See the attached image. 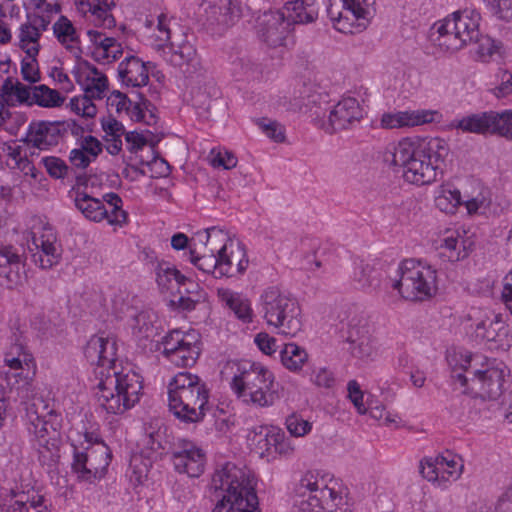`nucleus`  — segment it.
Returning a JSON list of instances; mask_svg holds the SVG:
<instances>
[{
	"label": "nucleus",
	"instance_id": "15",
	"mask_svg": "<svg viewBox=\"0 0 512 512\" xmlns=\"http://www.w3.org/2000/svg\"><path fill=\"white\" fill-rule=\"evenodd\" d=\"M26 248L22 244L0 243V283L9 289L21 284L25 277Z\"/></svg>",
	"mask_w": 512,
	"mask_h": 512
},
{
	"label": "nucleus",
	"instance_id": "20",
	"mask_svg": "<svg viewBox=\"0 0 512 512\" xmlns=\"http://www.w3.org/2000/svg\"><path fill=\"white\" fill-rule=\"evenodd\" d=\"M363 115L364 110L359 101L354 97H345L330 111L328 124L324 126V129L330 134L348 129L359 123Z\"/></svg>",
	"mask_w": 512,
	"mask_h": 512
},
{
	"label": "nucleus",
	"instance_id": "16",
	"mask_svg": "<svg viewBox=\"0 0 512 512\" xmlns=\"http://www.w3.org/2000/svg\"><path fill=\"white\" fill-rule=\"evenodd\" d=\"M108 449L100 445L98 449L91 448L85 452L75 451L72 471L78 480L92 483L100 478L109 465L107 461Z\"/></svg>",
	"mask_w": 512,
	"mask_h": 512
},
{
	"label": "nucleus",
	"instance_id": "31",
	"mask_svg": "<svg viewBox=\"0 0 512 512\" xmlns=\"http://www.w3.org/2000/svg\"><path fill=\"white\" fill-rule=\"evenodd\" d=\"M117 71L122 84L128 87H142L149 82L146 63L136 56L126 57L119 63Z\"/></svg>",
	"mask_w": 512,
	"mask_h": 512
},
{
	"label": "nucleus",
	"instance_id": "13",
	"mask_svg": "<svg viewBox=\"0 0 512 512\" xmlns=\"http://www.w3.org/2000/svg\"><path fill=\"white\" fill-rule=\"evenodd\" d=\"M450 128L465 133H498L502 136L512 137V110L501 113L487 111L470 114L461 119H454L450 123Z\"/></svg>",
	"mask_w": 512,
	"mask_h": 512
},
{
	"label": "nucleus",
	"instance_id": "37",
	"mask_svg": "<svg viewBox=\"0 0 512 512\" xmlns=\"http://www.w3.org/2000/svg\"><path fill=\"white\" fill-rule=\"evenodd\" d=\"M101 126L105 132L106 151L111 155H117L122 150L121 137L125 134L123 124L112 115L101 119Z\"/></svg>",
	"mask_w": 512,
	"mask_h": 512
},
{
	"label": "nucleus",
	"instance_id": "7",
	"mask_svg": "<svg viewBox=\"0 0 512 512\" xmlns=\"http://www.w3.org/2000/svg\"><path fill=\"white\" fill-rule=\"evenodd\" d=\"M168 407L181 422H202L209 411V389L197 375L176 374L168 384Z\"/></svg>",
	"mask_w": 512,
	"mask_h": 512
},
{
	"label": "nucleus",
	"instance_id": "22",
	"mask_svg": "<svg viewBox=\"0 0 512 512\" xmlns=\"http://www.w3.org/2000/svg\"><path fill=\"white\" fill-rule=\"evenodd\" d=\"M442 115L437 110H409L394 113H384L380 119V126L384 129H399L414 127L432 122H439Z\"/></svg>",
	"mask_w": 512,
	"mask_h": 512
},
{
	"label": "nucleus",
	"instance_id": "40",
	"mask_svg": "<svg viewBox=\"0 0 512 512\" xmlns=\"http://www.w3.org/2000/svg\"><path fill=\"white\" fill-rule=\"evenodd\" d=\"M189 259L190 262L196 266L200 271L207 274H212L215 278L218 277V256L210 254L201 248L190 244L189 246Z\"/></svg>",
	"mask_w": 512,
	"mask_h": 512
},
{
	"label": "nucleus",
	"instance_id": "12",
	"mask_svg": "<svg viewBox=\"0 0 512 512\" xmlns=\"http://www.w3.org/2000/svg\"><path fill=\"white\" fill-rule=\"evenodd\" d=\"M200 334L195 330L184 332L172 330L162 338V354L172 364L178 367L193 366L201 351Z\"/></svg>",
	"mask_w": 512,
	"mask_h": 512
},
{
	"label": "nucleus",
	"instance_id": "42",
	"mask_svg": "<svg viewBox=\"0 0 512 512\" xmlns=\"http://www.w3.org/2000/svg\"><path fill=\"white\" fill-rule=\"evenodd\" d=\"M280 358L285 368L292 372H298L308 360V354L304 348L297 344L288 343L280 351Z\"/></svg>",
	"mask_w": 512,
	"mask_h": 512
},
{
	"label": "nucleus",
	"instance_id": "29",
	"mask_svg": "<svg viewBox=\"0 0 512 512\" xmlns=\"http://www.w3.org/2000/svg\"><path fill=\"white\" fill-rule=\"evenodd\" d=\"M62 139L59 121H39L29 125L27 142L40 150L56 146Z\"/></svg>",
	"mask_w": 512,
	"mask_h": 512
},
{
	"label": "nucleus",
	"instance_id": "21",
	"mask_svg": "<svg viewBox=\"0 0 512 512\" xmlns=\"http://www.w3.org/2000/svg\"><path fill=\"white\" fill-rule=\"evenodd\" d=\"M172 462L177 472L199 477L205 466V454L193 443L182 440L172 451Z\"/></svg>",
	"mask_w": 512,
	"mask_h": 512
},
{
	"label": "nucleus",
	"instance_id": "11",
	"mask_svg": "<svg viewBox=\"0 0 512 512\" xmlns=\"http://www.w3.org/2000/svg\"><path fill=\"white\" fill-rule=\"evenodd\" d=\"M27 425L32 447L37 451L40 463L54 467L60 458L62 443L60 416L55 414Z\"/></svg>",
	"mask_w": 512,
	"mask_h": 512
},
{
	"label": "nucleus",
	"instance_id": "5",
	"mask_svg": "<svg viewBox=\"0 0 512 512\" xmlns=\"http://www.w3.org/2000/svg\"><path fill=\"white\" fill-rule=\"evenodd\" d=\"M211 498L216 501L213 512H256L258 497L253 478L231 462L217 469L210 483Z\"/></svg>",
	"mask_w": 512,
	"mask_h": 512
},
{
	"label": "nucleus",
	"instance_id": "23",
	"mask_svg": "<svg viewBox=\"0 0 512 512\" xmlns=\"http://www.w3.org/2000/svg\"><path fill=\"white\" fill-rule=\"evenodd\" d=\"M17 390L27 424L57 414L49 400L39 394L31 384L25 383Z\"/></svg>",
	"mask_w": 512,
	"mask_h": 512
},
{
	"label": "nucleus",
	"instance_id": "14",
	"mask_svg": "<svg viewBox=\"0 0 512 512\" xmlns=\"http://www.w3.org/2000/svg\"><path fill=\"white\" fill-rule=\"evenodd\" d=\"M295 512H324V503L328 499L335 501L337 493L327 487L312 473L305 474L296 489Z\"/></svg>",
	"mask_w": 512,
	"mask_h": 512
},
{
	"label": "nucleus",
	"instance_id": "28",
	"mask_svg": "<svg viewBox=\"0 0 512 512\" xmlns=\"http://www.w3.org/2000/svg\"><path fill=\"white\" fill-rule=\"evenodd\" d=\"M0 512H50L44 496L35 490L12 491L9 499L0 505Z\"/></svg>",
	"mask_w": 512,
	"mask_h": 512
},
{
	"label": "nucleus",
	"instance_id": "33",
	"mask_svg": "<svg viewBox=\"0 0 512 512\" xmlns=\"http://www.w3.org/2000/svg\"><path fill=\"white\" fill-rule=\"evenodd\" d=\"M286 22L292 24H308L314 22L318 17V8L315 0H296L285 4L279 10Z\"/></svg>",
	"mask_w": 512,
	"mask_h": 512
},
{
	"label": "nucleus",
	"instance_id": "18",
	"mask_svg": "<svg viewBox=\"0 0 512 512\" xmlns=\"http://www.w3.org/2000/svg\"><path fill=\"white\" fill-rule=\"evenodd\" d=\"M205 14L207 25L220 32L240 19L242 5L238 0H207Z\"/></svg>",
	"mask_w": 512,
	"mask_h": 512
},
{
	"label": "nucleus",
	"instance_id": "32",
	"mask_svg": "<svg viewBox=\"0 0 512 512\" xmlns=\"http://www.w3.org/2000/svg\"><path fill=\"white\" fill-rule=\"evenodd\" d=\"M218 277H233L236 273H243L248 266L245 250L240 243H232L226 252L218 256Z\"/></svg>",
	"mask_w": 512,
	"mask_h": 512
},
{
	"label": "nucleus",
	"instance_id": "48",
	"mask_svg": "<svg viewBox=\"0 0 512 512\" xmlns=\"http://www.w3.org/2000/svg\"><path fill=\"white\" fill-rule=\"evenodd\" d=\"M462 204L461 193L458 189H451L448 186H442L435 198L436 207L445 213L453 214L456 208Z\"/></svg>",
	"mask_w": 512,
	"mask_h": 512
},
{
	"label": "nucleus",
	"instance_id": "43",
	"mask_svg": "<svg viewBox=\"0 0 512 512\" xmlns=\"http://www.w3.org/2000/svg\"><path fill=\"white\" fill-rule=\"evenodd\" d=\"M277 429L275 428H267L260 426L258 428H254L248 433V440L256 446L261 456L265 453L270 455L274 452V443L272 439H276Z\"/></svg>",
	"mask_w": 512,
	"mask_h": 512
},
{
	"label": "nucleus",
	"instance_id": "8",
	"mask_svg": "<svg viewBox=\"0 0 512 512\" xmlns=\"http://www.w3.org/2000/svg\"><path fill=\"white\" fill-rule=\"evenodd\" d=\"M259 312L267 325L279 329L281 334L295 336L302 329L298 300L277 286L268 287L262 292Z\"/></svg>",
	"mask_w": 512,
	"mask_h": 512
},
{
	"label": "nucleus",
	"instance_id": "47",
	"mask_svg": "<svg viewBox=\"0 0 512 512\" xmlns=\"http://www.w3.org/2000/svg\"><path fill=\"white\" fill-rule=\"evenodd\" d=\"M440 249V254L446 257L450 262H457L468 256V252L464 245V240L458 235H450L445 237L442 240Z\"/></svg>",
	"mask_w": 512,
	"mask_h": 512
},
{
	"label": "nucleus",
	"instance_id": "59",
	"mask_svg": "<svg viewBox=\"0 0 512 512\" xmlns=\"http://www.w3.org/2000/svg\"><path fill=\"white\" fill-rule=\"evenodd\" d=\"M494 14L505 21H512V0H484Z\"/></svg>",
	"mask_w": 512,
	"mask_h": 512
},
{
	"label": "nucleus",
	"instance_id": "60",
	"mask_svg": "<svg viewBox=\"0 0 512 512\" xmlns=\"http://www.w3.org/2000/svg\"><path fill=\"white\" fill-rule=\"evenodd\" d=\"M348 396L360 414L366 413L363 403V392L356 380H350L347 384Z\"/></svg>",
	"mask_w": 512,
	"mask_h": 512
},
{
	"label": "nucleus",
	"instance_id": "45",
	"mask_svg": "<svg viewBox=\"0 0 512 512\" xmlns=\"http://www.w3.org/2000/svg\"><path fill=\"white\" fill-rule=\"evenodd\" d=\"M65 101L57 90L42 84L32 88V100L30 105L37 104L41 107H60Z\"/></svg>",
	"mask_w": 512,
	"mask_h": 512
},
{
	"label": "nucleus",
	"instance_id": "36",
	"mask_svg": "<svg viewBox=\"0 0 512 512\" xmlns=\"http://www.w3.org/2000/svg\"><path fill=\"white\" fill-rule=\"evenodd\" d=\"M217 294L220 300L234 312L238 319L245 323L252 321L253 311L248 299L226 288L218 289Z\"/></svg>",
	"mask_w": 512,
	"mask_h": 512
},
{
	"label": "nucleus",
	"instance_id": "38",
	"mask_svg": "<svg viewBox=\"0 0 512 512\" xmlns=\"http://www.w3.org/2000/svg\"><path fill=\"white\" fill-rule=\"evenodd\" d=\"M157 314L152 309H143L130 317L129 325L138 339H148L155 334Z\"/></svg>",
	"mask_w": 512,
	"mask_h": 512
},
{
	"label": "nucleus",
	"instance_id": "4",
	"mask_svg": "<svg viewBox=\"0 0 512 512\" xmlns=\"http://www.w3.org/2000/svg\"><path fill=\"white\" fill-rule=\"evenodd\" d=\"M221 375L223 379L229 381L236 397L247 405L270 407L277 398L274 374L259 362L227 361Z\"/></svg>",
	"mask_w": 512,
	"mask_h": 512
},
{
	"label": "nucleus",
	"instance_id": "24",
	"mask_svg": "<svg viewBox=\"0 0 512 512\" xmlns=\"http://www.w3.org/2000/svg\"><path fill=\"white\" fill-rule=\"evenodd\" d=\"M476 337L493 342L497 348L505 349L512 342V333L501 315L486 316L475 324Z\"/></svg>",
	"mask_w": 512,
	"mask_h": 512
},
{
	"label": "nucleus",
	"instance_id": "52",
	"mask_svg": "<svg viewBox=\"0 0 512 512\" xmlns=\"http://www.w3.org/2000/svg\"><path fill=\"white\" fill-rule=\"evenodd\" d=\"M309 89L304 87V91H300V95L294 98V102L291 103L290 109L299 112H311V116L319 118L321 116L318 110L313 112V106L316 105L320 96L318 94H307Z\"/></svg>",
	"mask_w": 512,
	"mask_h": 512
},
{
	"label": "nucleus",
	"instance_id": "62",
	"mask_svg": "<svg viewBox=\"0 0 512 512\" xmlns=\"http://www.w3.org/2000/svg\"><path fill=\"white\" fill-rule=\"evenodd\" d=\"M80 148L89 155L93 160L102 152V143L94 136L88 135L80 141Z\"/></svg>",
	"mask_w": 512,
	"mask_h": 512
},
{
	"label": "nucleus",
	"instance_id": "49",
	"mask_svg": "<svg viewBox=\"0 0 512 512\" xmlns=\"http://www.w3.org/2000/svg\"><path fill=\"white\" fill-rule=\"evenodd\" d=\"M53 33L57 40L69 50L73 48L71 43L78 41L75 27L72 22L63 15L54 23Z\"/></svg>",
	"mask_w": 512,
	"mask_h": 512
},
{
	"label": "nucleus",
	"instance_id": "51",
	"mask_svg": "<svg viewBox=\"0 0 512 512\" xmlns=\"http://www.w3.org/2000/svg\"><path fill=\"white\" fill-rule=\"evenodd\" d=\"M354 280L364 290H376L380 285L378 273L372 266L363 262L355 268Z\"/></svg>",
	"mask_w": 512,
	"mask_h": 512
},
{
	"label": "nucleus",
	"instance_id": "3",
	"mask_svg": "<svg viewBox=\"0 0 512 512\" xmlns=\"http://www.w3.org/2000/svg\"><path fill=\"white\" fill-rule=\"evenodd\" d=\"M510 371L496 359H486L481 355L465 356L460 367H454L451 379L465 387L463 391L471 394L468 405L480 412L487 408L486 400H497L506 389Z\"/></svg>",
	"mask_w": 512,
	"mask_h": 512
},
{
	"label": "nucleus",
	"instance_id": "27",
	"mask_svg": "<svg viewBox=\"0 0 512 512\" xmlns=\"http://www.w3.org/2000/svg\"><path fill=\"white\" fill-rule=\"evenodd\" d=\"M289 24L280 11L265 13L258 25L260 39L270 47L281 46L289 31Z\"/></svg>",
	"mask_w": 512,
	"mask_h": 512
},
{
	"label": "nucleus",
	"instance_id": "2",
	"mask_svg": "<svg viewBox=\"0 0 512 512\" xmlns=\"http://www.w3.org/2000/svg\"><path fill=\"white\" fill-rule=\"evenodd\" d=\"M448 154L444 139L403 138L384 153V161L403 168L405 181L428 185L437 178L440 163Z\"/></svg>",
	"mask_w": 512,
	"mask_h": 512
},
{
	"label": "nucleus",
	"instance_id": "63",
	"mask_svg": "<svg viewBox=\"0 0 512 512\" xmlns=\"http://www.w3.org/2000/svg\"><path fill=\"white\" fill-rule=\"evenodd\" d=\"M500 84L492 91L497 98L505 97L512 93V74L508 71H500L498 74Z\"/></svg>",
	"mask_w": 512,
	"mask_h": 512
},
{
	"label": "nucleus",
	"instance_id": "64",
	"mask_svg": "<svg viewBox=\"0 0 512 512\" xmlns=\"http://www.w3.org/2000/svg\"><path fill=\"white\" fill-rule=\"evenodd\" d=\"M257 347L266 355H271L277 350L276 339L266 332H260L254 339Z\"/></svg>",
	"mask_w": 512,
	"mask_h": 512
},
{
	"label": "nucleus",
	"instance_id": "19",
	"mask_svg": "<svg viewBox=\"0 0 512 512\" xmlns=\"http://www.w3.org/2000/svg\"><path fill=\"white\" fill-rule=\"evenodd\" d=\"M32 261L42 269L56 265L61 258L60 245L51 228H45L43 233L32 237V245H28Z\"/></svg>",
	"mask_w": 512,
	"mask_h": 512
},
{
	"label": "nucleus",
	"instance_id": "50",
	"mask_svg": "<svg viewBox=\"0 0 512 512\" xmlns=\"http://www.w3.org/2000/svg\"><path fill=\"white\" fill-rule=\"evenodd\" d=\"M102 202H106L111 210H108L107 221L111 225L122 226L127 222L128 214L122 209L123 201L121 197L114 192L106 193L101 199Z\"/></svg>",
	"mask_w": 512,
	"mask_h": 512
},
{
	"label": "nucleus",
	"instance_id": "17",
	"mask_svg": "<svg viewBox=\"0 0 512 512\" xmlns=\"http://www.w3.org/2000/svg\"><path fill=\"white\" fill-rule=\"evenodd\" d=\"M462 459L450 452L425 458L420 463V472L430 482L443 479L445 481L457 480L463 471Z\"/></svg>",
	"mask_w": 512,
	"mask_h": 512
},
{
	"label": "nucleus",
	"instance_id": "44",
	"mask_svg": "<svg viewBox=\"0 0 512 512\" xmlns=\"http://www.w3.org/2000/svg\"><path fill=\"white\" fill-rule=\"evenodd\" d=\"M41 34L29 20L22 23L19 28L20 48L25 51L28 57L37 56L39 53V39Z\"/></svg>",
	"mask_w": 512,
	"mask_h": 512
},
{
	"label": "nucleus",
	"instance_id": "53",
	"mask_svg": "<svg viewBox=\"0 0 512 512\" xmlns=\"http://www.w3.org/2000/svg\"><path fill=\"white\" fill-rule=\"evenodd\" d=\"M135 101L127 97L126 94L115 90L107 98V105L112 110L114 109L117 114L125 113L131 119V111Z\"/></svg>",
	"mask_w": 512,
	"mask_h": 512
},
{
	"label": "nucleus",
	"instance_id": "30",
	"mask_svg": "<svg viewBox=\"0 0 512 512\" xmlns=\"http://www.w3.org/2000/svg\"><path fill=\"white\" fill-rule=\"evenodd\" d=\"M233 242L224 230L217 227H210L199 231L191 239V244L215 256L226 252Z\"/></svg>",
	"mask_w": 512,
	"mask_h": 512
},
{
	"label": "nucleus",
	"instance_id": "9",
	"mask_svg": "<svg viewBox=\"0 0 512 512\" xmlns=\"http://www.w3.org/2000/svg\"><path fill=\"white\" fill-rule=\"evenodd\" d=\"M436 270L422 260L405 259L392 280V288L408 300L423 301L436 292Z\"/></svg>",
	"mask_w": 512,
	"mask_h": 512
},
{
	"label": "nucleus",
	"instance_id": "1",
	"mask_svg": "<svg viewBox=\"0 0 512 512\" xmlns=\"http://www.w3.org/2000/svg\"><path fill=\"white\" fill-rule=\"evenodd\" d=\"M84 355L91 365H96L98 378L96 399L108 413L122 414L140 400L142 379L131 369L116 365L117 343L113 337L94 335L85 348Z\"/></svg>",
	"mask_w": 512,
	"mask_h": 512
},
{
	"label": "nucleus",
	"instance_id": "39",
	"mask_svg": "<svg viewBox=\"0 0 512 512\" xmlns=\"http://www.w3.org/2000/svg\"><path fill=\"white\" fill-rule=\"evenodd\" d=\"M154 270L156 282L162 290L172 289L173 283L178 287L186 280V277L174 265L166 261L158 262Z\"/></svg>",
	"mask_w": 512,
	"mask_h": 512
},
{
	"label": "nucleus",
	"instance_id": "34",
	"mask_svg": "<svg viewBox=\"0 0 512 512\" xmlns=\"http://www.w3.org/2000/svg\"><path fill=\"white\" fill-rule=\"evenodd\" d=\"M348 341L351 344V353L354 357L368 360L375 356L376 351L365 321L359 325L349 324Z\"/></svg>",
	"mask_w": 512,
	"mask_h": 512
},
{
	"label": "nucleus",
	"instance_id": "6",
	"mask_svg": "<svg viewBox=\"0 0 512 512\" xmlns=\"http://www.w3.org/2000/svg\"><path fill=\"white\" fill-rule=\"evenodd\" d=\"M480 20V13L474 9L452 13L434 25L438 34V45L454 52L470 43H476L479 59L488 61L498 51L499 46L491 37L480 34Z\"/></svg>",
	"mask_w": 512,
	"mask_h": 512
},
{
	"label": "nucleus",
	"instance_id": "57",
	"mask_svg": "<svg viewBox=\"0 0 512 512\" xmlns=\"http://www.w3.org/2000/svg\"><path fill=\"white\" fill-rule=\"evenodd\" d=\"M257 125L262 132L275 142H282L285 139L284 128L276 121L266 118L258 119Z\"/></svg>",
	"mask_w": 512,
	"mask_h": 512
},
{
	"label": "nucleus",
	"instance_id": "25",
	"mask_svg": "<svg viewBox=\"0 0 512 512\" xmlns=\"http://www.w3.org/2000/svg\"><path fill=\"white\" fill-rule=\"evenodd\" d=\"M76 82L82 86L86 95L93 98H102L108 88L107 77L93 64L86 60L77 63L72 71Z\"/></svg>",
	"mask_w": 512,
	"mask_h": 512
},
{
	"label": "nucleus",
	"instance_id": "41",
	"mask_svg": "<svg viewBox=\"0 0 512 512\" xmlns=\"http://www.w3.org/2000/svg\"><path fill=\"white\" fill-rule=\"evenodd\" d=\"M87 5L96 26L111 29L116 25V21L110 13L115 6L114 0H91V4Z\"/></svg>",
	"mask_w": 512,
	"mask_h": 512
},
{
	"label": "nucleus",
	"instance_id": "54",
	"mask_svg": "<svg viewBox=\"0 0 512 512\" xmlns=\"http://www.w3.org/2000/svg\"><path fill=\"white\" fill-rule=\"evenodd\" d=\"M149 467L141 456H134L130 462V482L134 486L142 485L147 480Z\"/></svg>",
	"mask_w": 512,
	"mask_h": 512
},
{
	"label": "nucleus",
	"instance_id": "46",
	"mask_svg": "<svg viewBox=\"0 0 512 512\" xmlns=\"http://www.w3.org/2000/svg\"><path fill=\"white\" fill-rule=\"evenodd\" d=\"M138 100L135 101L131 111V120L143 122L148 126H154L158 122V117L154 112L152 104L142 95L137 93Z\"/></svg>",
	"mask_w": 512,
	"mask_h": 512
},
{
	"label": "nucleus",
	"instance_id": "56",
	"mask_svg": "<svg viewBox=\"0 0 512 512\" xmlns=\"http://www.w3.org/2000/svg\"><path fill=\"white\" fill-rule=\"evenodd\" d=\"M42 162L47 170V173L55 179H64L68 176L69 171L72 169L64 160L49 156L42 158Z\"/></svg>",
	"mask_w": 512,
	"mask_h": 512
},
{
	"label": "nucleus",
	"instance_id": "35",
	"mask_svg": "<svg viewBox=\"0 0 512 512\" xmlns=\"http://www.w3.org/2000/svg\"><path fill=\"white\" fill-rule=\"evenodd\" d=\"M74 203L82 215L93 222L107 220L108 209L99 198L92 197L85 191H75Z\"/></svg>",
	"mask_w": 512,
	"mask_h": 512
},
{
	"label": "nucleus",
	"instance_id": "58",
	"mask_svg": "<svg viewBox=\"0 0 512 512\" xmlns=\"http://www.w3.org/2000/svg\"><path fill=\"white\" fill-rule=\"evenodd\" d=\"M274 443V452L284 458H291L295 452V446L290 438L283 431L277 429L276 439H272Z\"/></svg>",
	"mask_w": 512,
	"mask_h": 512
},
{
	"label": "nucleus",
	"instance_id": "10",
	"mask_svg": "<svg viewBox=\"0 0 512 512\" xmlns=\"http://www.w3.org/2000/svg\"><path fill=\"white\" fill-rule=\"evenodd\" d=\"M375 0H329L327 14L342 33L365 30L375 15Z\"/></svg>",
	"mask_w": 512,
	"mask_h": 512
},
{
	"label": "nucleus",
	"instance_id": "61",
	"mask_svg": "<svg viewBox=\"0 0 512 512\" xmlns=\"http://www.w3.org/2000/svg\"><path fill=\"white\" fill-rule=\"evenodd\" d=\"M29 58V61H26L24 59L21 62V74L25 81L35 83L40 79L39 70L37 67V60L36 56Z\"/></svg>",
	"mask_w": 512,
	"mask_h": 512
},
{
	"label": "nucleus",
	"instance_id": "55",
	"mask_svg": "<svg viewBox=\"0 0 512 512\" xmlns=\"http://www.w3.org/2000/svg\"><path fill=\"white\" fill-rule=\"evenodd\" d=\"M285 425L289 433L294 437H303L312 429V423L296 413L286 418Z\"/></svg>",
	"mask_w": 512,
	"mask_h": 512
},
{
	"label": "nucleus",
	"instance_id": "26",
	"mask_svg": "<svg viewBox=\"0 0 512 512\" xmlns=\"http://www.w3.org/2000/svg\"><path fill=\"white\" fill-rule=\"evenodd\" d=\"M164 57L171 65L180 68L186 77H193L201 70L196 49L189 41L170 42L167 50H164Z\"/></svg>",
	"mask_w": 512,
	"mask_h": 512
}]
</instances>
